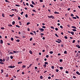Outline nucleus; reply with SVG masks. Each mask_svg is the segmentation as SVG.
<instances>
[{
	"mask_svg": "<svg viewBox=\"0 0 80 80\" xmlns=\"http://www.w3.org/2000/svg\"><path fill=\"white\" fill-rule=\"evenodd\" d=\"M58 41H56V42H57L58 43H61L62 42V41L61 40V39H58Z\"/></svg>",
	"mask_w": 80,
	"mask_h": 80,
	"instance_id": "1",
	"label": "nucleus"
},
{
	"mask_svg": "<svg viewBox=\"0 0 80 80\" xmlns=\"http://www.w3.org/2000/svg\"><path fill=\"white\" fill-rule=\"evenodd\" d=\"M39 29L40 30V32H43L44 31V29L43 28H39Z\"/></svg>",
	"mask_w": 80,
	"mask_h": 80,
	"instance_id": "2",
	"label": "nucleus"
},
{
	"mask_svg": "<svg viewBox=\"0 0 80 80\" xmlns=\"http://www.w3.org/2000/svg\"><path fill=\"white\" fill-rule=\"evenodd\" d=\"M15 67V66H8V68H14Z\"/></svg>",
	"mask_w": 80,
	"mask_h": 80,
	"instance_id": "3",
	"label": "nucleus"
},
{
	"mask_svg": "<svg viewBox=\"0 0 80 80\" xmlns=\"http://www.w3.org/2000/svg\"><path fill=\"white\" fill-rule=\"evenodd\" d=\"M76 46L77 47H78V48H80V46L79 45H76Z\"/></svg>",
	"mask_w": 80,
	"mask_h": 80,
	"instance_id": "4",
	"label": "nucleus"
},
{
	"mask_svg": "<svg viewBox=\"0 0 80 80\" xmlns=\"http://www.w3.org/2000/svg\"><path fill=\"white\" fill-rule=\"evenodd\" d=\"M9 59H10V57H8L6 59V61L7 62L8 61V60H9Z\"/></svg>",
	"mask_w": 80,
	"mask_h": 80,
	"instance_id": "5",
	"label": "nucleus"
},
{
	"mask_svg": "<svg viewBox=\"0 0 80 80\" xmlns=\"http://www.w3.org/2000/svg\"><path fill=\"white\" fill-rule=\"evenodd\" d=\"M77 74V75H80V72H78V71H77L76 72Z\"/></svg>",
	"mask_w": 80,
	"mask_h": 80,
	"instance_id": "6",
	"label": "nucleus"
},
{
	"mask_svg": "<svg viewBox=\"0 0 80 80\" xmlns=\"http://www.w3.org/2000/svg\"><path fill=\"white\" fill-rule=\"evenodd\" d=\"M13 51V53H16V52L17 53H18L19 52H18V51Z\"/></svg>",
	"mask_w": 80,
	"mask_h": 80,
	"instance_id": "7",
	"label": "nucleus"
},
{
	"mask_svg": "<svg viewBox=\"0 0 80 80\" xmlns=\"http://www.w3.org/2000/svg\"><path fill=\"white\" fill-rule=\"evenodd\" d=\"M0 43L1 44H2V43H3V40H0Z\"/></svg>",
	"mask_w": 80,
	"mask_h": 80,
	"instance_id": "8",
	"label": "nucleus"
},
{
	"mask_svg": "<svg viewBox=\"0 0 80 80\" xmlns=\"http://www.w3.org/2000/svg\"><path fill=\"white\" fill-rule=\"evenodd\" d=\"M64 54H67V51H65L64 52Z\"/></svg>",
	"mask_w": 80,
	"mask_h": 80,
	"instance_id": "9",
	"label": "nucleus"
},
{
	"mask_svg": "<svg viewBox=\"0 0 80 80\" xmlns=\"http://www.w3.org/2000/svg\"><path fill=\"white\" fill-rule=\"evenodd\" d=\"M55 14H59V12H54V13Z\"/></svg>",
	"mask_w": 80,
	"mask_h": 80,
	"instance_id": "10",
	"label": "nucleus"
},
{
	"mask_svg": "<svg viewBox=\"0 0 80 80\" xmlns=\"http://www.w3.org/2000/svg\"><path fill=\"white\" fill-rule=\"evenodd\" d=\"M29 53H30V54H32V53H33L32 51L31 50L29 51Z\"/></svg>",
	"mask_w": 80,
	"mask_h": 80,
	"instance_id": "11",
	"label": "nucleus"
},
{
	"mask_svg": "<svg viewBox=\"0 0 80 80\" xmlns=\"http://www.w3.org/2000/svg\"><path fill=\"white\" fill-rule=\"evenodd\" d=\"M32 4H33V5H35V3L34 2H33V1H32Z\"/></svg>",
	"mask_w": 80,
	"mask_h": 80,
	"instance_id": "12",
	"label": "nucleus"
},
{
	"mask_svg": "<svg viewBox=\"0 0 80 80\" xmlns=\"http://www.w3.org/2000/svg\"><path fill=\"white\" fill-rule=\"evenodd\" d=\"M51 18H52V19L54 18V17H53V16L51 15Z\"/></svg>",
	"mask_w": 80,
	"mask_h": 80,
	"instance_id": "13",
	"label": "nucleus"
},
{
	"mask_svg": "<svg viewBox=\"0 0 80 80\" xmlns=\"http://www.w3.org/2000/svg\"><path fill=\"white\" fill-rule=\"evenodd\" d=\"M9 16H10V17H13V16H14V14H12V15H9Z\"/></svg>",
	"mask_w": 80,
	"mask_h": 80,
	"instance_id": "14",
	"label": "nucleus"
},
{
	"mask_svg": "<svg viewBox=\"0 0 80 80\" xmlns=\"http://www.w3.org/2000/svg\"><path fill=\"white\" fill-rule=\"evenodd\" d=\"M72 28H75V29H76V28H76V27H75V26H72Z\"/></svg>",
	"mask_w": 80,
	"mask_h": 80,
	"instance_id": "15",
	"label": "nucleus"
},
{
	"mask_svg": "<svg viewBox=\"0 0 80 80\" xmlns=\"http://www.w3.org/2000/svg\"><path fill=\"white\" fill-rule=\"evenodd\" d=\"M30 6L31 7H32V8H33L34 7V6H33V5L32 4H30Z\"/></svg>",
	"mask_w": 80,
	"mask_h": 80,
	"instance_id": "16",
	"label": "nucleus"
},
{
	"mask_svg": "<svg viewBox=\"0 0 80 80\" xmlns=\"http://www.w3.org/2000/svg\"><path fill=\"white\" fill-rule=\"evenodd\" d=\"M40 79H43V76H40Z\"/></svg>",
	"mask_w": 80,
	"mask_h": 80,
	"instance_id": "17",
	"label": "nucleus"
},
{
	"mask_svg": "<svg viewBox=\"0 0 80 80\" xmlns=\"http://www.w3.org/2000/svg\"><path fill=\"white\" fill-rule=\"evenodd\" d=\"M15 21L12 22V25H14V24H15Z\"/></svg>",
	"mask_w": 80,
	"mask_h": 80,
	"instance_id": "18",
	"label": "nucleus"
},
{
	"mask_svg": "<svg viewBox=\"0 0 80 80\" xmlns=\"http://www.w3.org/2000/svg\"><path fill=\"white\" fill-rule=\"evenodd\" d=\"M71 34H72V35H73L74 34V32H71Z\"/></svg>",
	"mask_w": 80,
	"mask_h": 80,
	"instance_id": "19",
	"label": "nucleus"
},
{
	"mask_svg": "<svg viewBox=\"0 0 80 80\" xmlns=\"http://www.w3.org/2000/svg\"><path fill=\"white\" fill-rule=\"evenodd\" d=\"M53 53V51H50V54H52Z\"/></svg>",
	"mask_w": 80,
	"mask_h": 80,
	"instance_id": "20",
	"label": "nucleus"
},
{
	"mask_svg": "<svg viewBox=\"0 0 80 80\" xmlns=\"http://www.w3.org/2000/svg\"><path fill=\"white\" fill-rule=\"evenodd\" d=\"M16 27H18V28H20V26H19L18 25H16Z\"/></svg>",
	"mask_w": 80,
	"mask_h": 80,
	"instance_id": "21",
	"label": "nucleus"
},
{
	"mask_svg": "<svg viewBox=\"0 0 80 80\" xmlns=\"http://www.w3.org/2000/svg\"><path fill=\"white\" fill-rule=\"evenodd\" d=\"M16 42H20V40L17 39L16 40Z\"/></svg>",
	"mask_w": 80,
	"mask_h": 80,
	"instance_id": "22",
	"label": "nucleus"
},
{
	"mask_svg": "<svg viewBox=\"0 0 80 80\" xmlns=\"http://www.w3.org/2000/svg\"><path fill=\"white\" fill-rule=\"evenodd\" d=\"M11 41H13V38H11Z\"/></svg>",
	"mask_w": 80,
	"mask_h": 80,
	"instance_id": "23",
	"label": "nucleus"
},
{
	"mask_svg": "<svg viewBox=\"0 0 80 80\" xmlns=\"http://www.w3.org/2000/svg\"><path fill=\"white\" fill-rule=\"evenodd\" d=\"M72 31H74V32H76V31H77V30L74 29H72Z\"/></svg>",
	"mask_w": 80,
	"mask_h": 80,
	"instance_id": "24",
	"label": "nucleus"
},
{
	"mask_svg": "<svg viewBox=\"0 0 80 80\" xmlns=\"http://www.w3.org/2000/svg\"><path fill=\"white\" fill-rule=\"evenodd\" d=\"M59 68L60 70H63V67H60Z\"/></svg>",
	"mask_w": 80,
	"mask_h": 80,
	"instance_id": "25",
	"label": "nucleus"
},
{
	"mask_svg": "<svg viewBox=\"0 0 80 80\" xmlns=\"http://www.w3.org/2000/svg\"><path fill=\"white\" fill-rule=\"evenodd\" d=\"M55 30H56V31H57V30H58V29L57 28H55Z\"/></svg>",
	"mask_w": 80,
	"mask_h": 80,
	"instance_id": "26",
	"label": "nucleus"
},
{
	"mask_svg": "<svg viewBox=\"0 0 80 80\" xmlns=\"http://www.w3.org/2000/svg\"><path fill=\"white\" fill-rule=\"evenodd\" d=\"M22 68H25L26 67V66L24 65L22 66Z\"/></svg>",
	"mask_w": 80,
	"mask_h": 80,
	"instance_id": "27",
	"label": "nucleus"
},
{
	"mask_svg": "<svg viewBox=\"0 0 80 80\" xmlns=\"http://www.w3.org/2000/svg\"><path fill=\"white\" fill-rule=\"evenodd\" d=\"M22 63V62H18V64H20V63Z\"/></svg>",
	"mask_w": 80,
	"mask_h": 80,
	"instance_id": "28",
	"label": "nucleus"
},
{
	"mask_svg": "<svg viewBox=\"0 0 80 80\" xmlns=\"http://www.w3.org/2000/svg\"><path fill=\"white\" fill-rule=\"evenodd\" d=\"M51 28H52V29H55V28H54L53 26H51Z\"/></svg>",
	"mask_w": 80,
	"mask_h": 80,
	"instance_id": "29",
	"label": "nucleus"
},
{
	"mask_svg": "<svg viewBox=\"0 0 80 80\" xmlns=\"http://www.w3.org/2000/svg\"><path fill=\"white\" fill-rule=\"evenodd\" d=\"M30 22H28L27 23V25H29V24H30Z\"/></svg>",
	"mask_w": 80,
	"mask_h": 80,
	"instance_id": "30",
	"label": "nucleus"
},
{
	"mask_svg": "<svg viewBox=\"0 0 80 80\" xmlns=\"http://www.w3.org/2000/svg\"><path fill=\"white\" fill-rule=\"evenodd\" d=\"M64 38H65V39H67L68 38V37H67V36H64Z\"/></svg>",
	"mask_w": 80,
	"mask_h": 80,
	"instance_id": "31",
	"label": "nucleus"
},
{
	"mask_svg": "<svg viewBox=\"0 0 80 80\" xmlns=\"http://www.w3.org/2000/svg\"><path fill=\"white\" fill-rule=\"evenodd\" d=\"M30 34H31V35H34V34L32 32H30Z\"/></svg>",
	"mask_w": 80,
	"mask_h": 80,
	"instance_id": "32",
	"label": "nucleus"
},
{
	"mask_svg": "<svg viewBox=\"0 0 80 80\" xmlns=\"http://www.w3.org/2000/svg\"><path fill=\"white\" fill-rule=\"evenodd\" d=\"M56 72H58L59 70H58V69H56Z\"/></svg>",
	"mask_w": 80,
	"mask_h": 80,
	"instance_id": "33",
	"label": "nucleus"
},
{
	"mask_svg": "<svg viewBox=\"0 0 80 80\" xmlns=\"http://www.w3.org/2000/svg\"><path fill=\"white\" fill-rule=\"evenodd\" d=\"M72 18H73V19H77V18L76 17H73Z\"/></svg>",
	"mask_w": 80,
	"mask_h": 80,
	"instance_id": "34",
	"label": "nucleus"
},
{
	"mask_svg": "<svg viewBox=\"0 0 80 80\" xmlns=\"http://www.w3.org/2000/svg\"><path fill=\"white\" fill-rule=\"evenodd\" d=\"M55 35L56 36V37H59L57 34H55Z\"/></svg>",
	"mask_w": 80,
	"mask_h": 80,
	"instance_id": "35",
	"label": "nucleus"
},
{
	"mask_svg": "<svg viewBox=\"0 0 80 80\" xmlns=\"http://www.w3.org/2000/svg\"><path fill=\"white\" fill-rule=\"evenodd\" d=\"M60 28H62V29H63V26H62V25L60 26Z\"/></svg>",
	"mask_w": 80,
	"mask_h": 80,
	"instance_id": "36",
	"label": "nucleus"
},
{
	"mask_svg": "<svg viewBox=\"0 0 80 80\" xmlns=\"http://www.w3.org/2000/svg\"><path fill=\"white\" fill-rule=\"evenodd\" d=\"M25 17L26 18H28V15H27V14L25 15Z\"/></svg>",
	"mask_w": 80,
	"mask_h": 80,
	"instance_id": "37",
	"label": "nucleus"
},
{
	"mask_svg": "<svg viewBox=\"0 0 80 80\" xmlns=\"http://www.w3.org/2000/svg\"><path fill=\"white\" fill-rule=\"evenodd\" d=\"M1 73H3V70L2 69V70H1Z\"/></svg>",
	"mask_w": 80,
	"mask_h": 80,
	"instance_id": "38",
	"label": "nucleus"
},
{
	"mask_svg": "<svg viewBox=\"0 0 80 80\" xmlns=\"http://www.w3.org/2000/svg\"><path fill=\"white\" fill-rule=\"evenodd\" d=\"M10 58L11 59H12L13 58V56H11L10 57Z\"/></svg>",
	"mask_w": 80,
	"mask_h": 80,
	"instance_id": "39",
	"label": "nucleus"
},
{
	"mask_svg": "<svg viewBox=\"0 0 80 80\" xmlns=\"http://www.w3.org/2000/svg\"><path fill=\"white\" fill-rule=\"evenodd\" d=\"M15 6H16V7H20V5L18 4H16Z\"/></svg>",
	"mask_w": 80,
	"mask_h": 80,
	"instance_id": "40",
	"label": "nucleus"
},
{
	"mask_svg": "<svg viewBox=\"0 0 80 80\" xmlns=\"http://www.w3.org/2000/svg\"><path fill=\"white\" fill-rule=\"evenodd\" d=\"M8 26H9V27H12V24H9Z\"/></svg>",
	"mask_w": 80,
	"mask_h": 80,
	"instance_id": "41",
	"label": "nucleus"
},
{
	"mask_svg": "<svg viewBox=\"0 0 80 80\" xmlns=\"http://www.w3.org/2000/svg\"><path fill=\"white\" fill-rule=\"evenodd\" d=\"M42 28H45L46 27L45 26H42Z\"/></svg>",
	"mask_w": 80,
	"mask_h": 80,
	"instance_id": "42",
	"label": "nucleus"
},
{
	"mask_svg": "<svg viewBox=\"0 0 80 80\" xmlns=\"http://www.w3.org/2000/svg\"><path fill=\"white\" fill-rule=\"evenodd\" d=\"M6 2H8V3H10L8 1V0H5Z\"/></svg>",
	"mask_w": 80,
	"mask_h": 80,
	"instance_id": "43",
	"label": "nucleus"
},
{
	"mask_svg": "<svg viewBox=\"0 0 80 80\" xmlns=\"http://www.w3.org/2000/svg\"><path fill=\"white\" fill-rule=\"evenodd\" d=\"M59 61H60V62H62V61H63V60L61 59L59 60Z\"/></svg>",
	"mask_w": 80,
	"mask_h": 80,
	"instance_id": "44",
	"label": "nucleus"
},
{
	"mask_svg": "<svg viewBox=\"0 0 80 80\" xmlns=\"http://www.w3.org/2000/svg\"><path fill=\"white\" fill-rule=\"evenodd\" d=\"M5 28L3 27H1V29L2 30H3Z\"/></svg>",
	"mask_w": 80,
	"mask_h": 80,
	"instance_id": "45",
	"label": "nucleus"
},
{
	"mask_svg": "<svg viewBox=\"0 0 80 80\" xmlns=\"http://www.w3.org/2000/svg\"><path fill=\"white\" fill-rule=\"evenodd\" d=\"M48 79H49L50 80V79H51V77L49 76L48 77Z\"/></svg>",
	"mask_w": 80,
	"mask_h": 80,
	"instance_id": "46",
	"label": "nucleus"
},
{
	"mask_svg": "<svg viewBox=\"0 0 80 80\" xmlns=\"http://www.w3.org/2000/svg\"><path fill=\"white\" fill-rule=\"evenodd\" d=\"M44 63L46 65H48V63L47 62H45Z\"/></svg>",
	"mask_w": 80,
	"mask_h": 80,
	"instance_id": "47",
	"label": "nucleus"
},
{
	"mask_svg": "<svg viewBox=\"0 0 80 80\" xmlns=\"http://www.w3.org/2000/svg\"><path fill=\"white\" fill-rule=\"evenodd\" d=\"M71 17H74V16L73 15V14H71Z\"/></svg>",
	"mask_w": 80,
	"mask_h": 80,
	"instance_id": "48",
	"label": "nucleus"
},
{
	"mask_svg": "<svg viewBox=\"0 0 80 80\" xmlns=\"http://www.w3.org/2000/svg\"><path fill=\"white\" fill-rule=\"evenodd\" d=\"M32 64H31L30 65H29V67H32Z\"/></svg>",
	"mask_w": 80,
	"mask_h": 80,
	"instance_id": "49",
	"label": "nucleus"
},
{
	"mask_svg": "<svg viewBox=\"0 0 80 80\" xmlns=\"http://www.w3.org/2000/svg\"><path fill=\"white\" fill-rule=\"evenodd\" d=\"M51 68L52 69H54V66H52Z\"/></svg>",
	"mask_w": 80,
	"mask_h": 80,
	"instance_id": "50",
	"label": "nucleus"
},
{
	"mask_svg": "<svg viewBox=\"0 0 80 80\" xmlns=\"http://www.w3.org/2000/svg\"><path fill=\"white\" fill-rule=\"evenodd\" d=\"M32 38H31L30 39V41H32Z\"/></svg>",
	"mask_w": 80,
	"mask_h": 80,
	"instance_id": "51",
	"label": "nucleus"
},
{
	"mask_svg": "<svg viewBox=\"0 0 80 80\" xmlns=\"http://www.w3.org/2000/svg\"><path fill=\"white\" fill-rule=\"evenodd\" d=\"M9 54H13V52H10Z\"/></svg>",
	"mask_w": 80,
	"mask_h": 80,
	"instance_id": "52",
	"label": "nucleus"
},
{
	"mask_svg": "<svg viewBox=\"0 0 80 80\" xmlns=\"http://www.w3.org/2000/svg\"><path fill=\"white\" fill-rule=\"evenodd\" d=\"M23 5H24V6H25L26 5H25V2H23Z\"/></svg>",
	"mask_w": 80,
	"mask_h": 80,
	"instance_id": "53",
	"label": "nucleus"
},
{
	"mask_svg": "<svg viewBox=\"0 0 80 80\" xmlns=\"http://www.w3.org/2000/svg\"><path fill=\"white\" fill-rule=\"evenodd\" d=\"M76 17H77V18H78V19L79 18V17L78 16L76 15Z\"/></svg>",
	"mask_w": 80,
	"mask_h": 80,
	"instance_id": "54",
	"label": "nucleus"
},
{
	"mask_svg": "<svg viewBox=\"0 0 80 80\" xmlns=\"http://www.w3.org/2000/svg\"><path fill=\"white\" fill-rule=\"evenodd\" d=\"M0 64H4V63H3V62H0Z\"/></svg>",
	"mask_w": 80,
	"mask_h": 80,
	"instance_id": "55",
	"label": "nucleus"
},
{
	"mask_svg": "<svg viewBox=\"0 0 80 80\" xmlns=\"http://www.w3.org/2000/svg\"><path fill=\"white\" fill-rule=\"evenodd\" d=\"M0 62H3V60H2V59H0Z\"/></svg>",
	"mask_w": 80,
	"mask_h": 80,
	"instance_id": "56",
	"label": "nucleus"
},
{
	"mask_svg": "<svg viewBox=\"0 0 80 80\" xmlns=\"http://www.w3.org/2000/svg\"><path fill=\"white\" fill-rule=\"evenodd\" d=\"M75 40H73L72 41V43H75Z\"/></svg>",
	"mask_w": 80,
	"mask_h": 80,
	"instance_id": "57",
	"label": "nucleus"
},
{
	"mask_svg": "<svg viewBox=\"0 0 80 80\" xmlns=\"http://www.w3.org/2000/svg\"><path fill=\"white\" fill-rule=\"evenodd\" d=\"M42 39L43 40H45V38L44 37H43Z\"/></svg>",
	"mask_w": 80,
	"mask_h": 80,
	"instance_id": "58",
	"label": "nucleus"
},
{
	"mask_svg": "<svg viewBox=\"0 0 80 80\" xmlns=\"http://www.w3.org/2000/svg\"><path fill=\"white\" fill-rule=\"evenodd\" d=\"M6 77H8V74H6Z\"/></svg>",
	"mask_w": 80,
	"mask_h": 80,
	"instance_id": "59",
	"label": "nucleus"
},
{
	"mask_svg": "<svg viewBox=\"0 0 80 80\" xmlns=\"http://www.w3.org/2000/svg\"><path fill=\"white\" fill-rule=\"evenodd\" d=\"M43 66H44L45 67H47V65L45 64L44 65H43Z\"/></svg>",
	"mask_w": 80,
	"mask_h": 80,
	"instance_id": "60",
	"label": "nucleus"
},
{
	"mask_svg": "<svg viewBox=\"0 0 80 80\" xmlns=\"http://www.w3.org/2000/svg\"><path fill=\"white\" fill-rule=\"evenodd\" d=\"M23 12H22L21 13V15H23Z\"/></svg>",
	"mask_w": 80,
	"mask_h": 80,
	"instance_id": "61",
	"label": "nucleus"
},
{
	"mask_svg": "<svg viewBox=\"0 0 80 80\" xmlns=\"http://www.w3.org/2000/svg\"><path fill=\"white\" fill-rule=\"evenodd\" d=\"M25 48H24L22 49V51H25Z\"/></svg>",
	"mask_w": 80,
	"mask_h": 80,
	"instance_id": "62",
	"label": "nucleus"
},
{
	"mask_svg": "<svg viewBox=\"0 0 80 80\" xmlns=\"http://www.w3.org/2000/svg\"><path fill=\"white\" fill-rule=\"evenodd\" d=\"M73 78H76V77L75 76H74L73 77Z\"/></svg>",
	"mask_w": 80,
	"mask_h": 80,
	"instance_id": "63",
	"label": "nucleus"
},
{
	"mask_svg": "<svg viewBox=\"0 0 80 80\" xmlns=\"http://www.w3.org/2000/svg\"><path fill=\"white\" fill-rule=\"evenodd\" d=\"M65 72L66 73H68V71H66Z\"/></svg>",
	"mask_w": 80,
	"mask_h": 80,
	"instance_id": "64",
	"label": "nucleus"
}]
</instances>
